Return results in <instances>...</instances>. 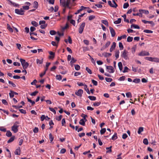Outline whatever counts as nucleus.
<instances>
[{"mask_svg":"<svg viewBox=\"0 0 159 159\" xmlns=\"http://www.w3.org/2000/svg\"><path fill=\"white\" fill-rule=\"evenodd\" d=\"M120 57L125 60L129 59V52L126 50H124L121 52Z\"/></svg>","mask_w":159,"mask_h":159,"instance_id":"f257e3e1","label":"nucleus"},{"mask_svg":"<svg viewBox=\"0 0 159 159\" xmlns=\"http://www.w3.org/2000/svg\"><path fill=\"white\" fill-rule=\"evenodd\" d=\"M60 1L61 5L64 7H68L70 8V5H72L69 2H68L67 0H60Z\"/></svg>","mask_w":159,"mask_h":159,"instance_id":"f03ea898","label":"nucleus"},{"mask_svg":"<svg viewBox=\"0 0 159 159\" xmlns=\"http://www.w3.org/2000/svg\"><path fill=\"white\" fill-rule=\"evenodd\" d=\"M19 123L18 122H15L13 125L11 127V130L14 133H16L18 131V128L19 127Z\"/></svg>","mask_w":159,"mask_h":159,"instance_id":"7ed1b4c3","label":"nucleus"},{"mask_svg":"<svg viewBox=\"0 0 159 159\" xmlns=\"http://www.w3.org/2000/svg\"><path fill=\"white\" fill-rule=\"evenodd\" d=\"M20 60L23 69L25 70L27 69L29 66V63L24 59L20 58Z\"/></svg>","mask_w":159,"mask_h":159,"instance_id":"20e7f679","label":"nucleus"},{"mask_svg":"<svg viewBox=\"0 0 159 159\" xmlns=\"http://www.w3.org/2000/svg\"><path fill=\"white\" fill-rule=\"evenodd\" d=\"M15 12L18 15H23L24 14L25 11L22 8L20 9H15Z\"/></svg>","mask_w":159,"mask_h":159,"instance_id":"39448f33","label":"nucleus"},{"mask_svg":"<svg viewBox=\"0 0 159 159\" xmlns=\"http://www.w3.org/2000/svg\"><path fill=\"white\" fill-rule=\"evenodd\" d=\"M85 23L83 22L80 25L79 28V33L81 34L82 33L84 30V27L85 26Z\"/></svg>","mask_w":159,"mask_h":159,"instance_id":"423d86ee","label":"nucleus"},{"mask_svg":"<svg viewBox=\"0 0 159 159\" xmlns=\"http://www.w3.org/2000/svg\"><path fill=\"white\" fill-rule=\"evenodd\" d=\"M138 55L140 56H149L150 54L149 52L147 51H143L138 54Z\"/></svg>","mask_w":159,"mask_h":159,"instance_id":"0eeeda50","label":"nucleus"},{"mask_svg":"<svg viewBox=\"0 0 159 159\" xmlns=\"http://www.w3.org/2000/svg\"><path fill=\"white\" fill-rule=\"evenodd\" d=\"M87 117L86 115H85L84 116V118L81 119L79 122V124L82 125H84L85 124V122L87 121V120L86 119V117Z\"/></svg>","mask_w":159,"mask_h":159,"instance_id":"6e6552de","label":"nucleus"},{"mask_svg":"<svg viewBox=\"0 0 159 159\" xmlns=\"http://www.w3.org/2000/svg\"><path fill=\"white\" fill-rule=\"evenodd\" d=\"M106 68L108 70V71L111 73L114 72L115 70L113 67L111 66H106Z\"/></svg>","mask_w":159,"mask_h":159,"instance_id":"1a4fd4ad","label":"nucleus"},{"mask_svg":"<svg viewBox=\"0 0 159 159\" xmlns=\"http://www.w3.org/2000/svg\"><path fill=\"white\" fill-rule=\"evenodd\" d=\"M83 93V90L81 89H80L77 91L75 92V94L78 96L81 97L82 96V94Z\"/></svg>","mask_w":159,"mask_h":159,"instance_id":"9d476101","label":"nucleus"},{"mask_svg":"<svg viewBox=\"0 0 159 159\" xmlns=\"http://www.w3.org/2000/svg\"><path fill=\"white\" fill-rule=\"evenodd\" d=\"M109 29L111 34V36L112 37H114L116 34L113 28L111 27H109Z\"/></svg>","mask_w":159,"mask_h":159,"instance_id":"9b49d317","label":"nucleus"},{"mask_svg":"<svg viewBox=\"0 0 159 159\" xmlns=\"http://www.w3.org/2000/svg\"><path fill=\"white\" fill-rule=\"evenodd\" d=\"M139 11L142 15L143 13H144L145 15H148L149 13L148 11L143 9H139Z\"/></svg>","mask_w":159,"mask_h":159,"instance_id":"f8f14e48","label":"nucleus"},{"mask_svg":"<svg viewBox=\"0 0 159 159\" xmlns=\"http://www.w3.org/2000/svg\"><path fill=\"white\" fill-rule=\"evenodd\" d=\"M116 46V43L115 42H113L112 44L110 49V51L111 52L114 50Z\"/></svg>","mask_w":159,"mask_h":159,"instance_id":"ddd939ff","label":"nucleus"},{"mask_svg":"<svg viewBox=\"0 0 159 159\" xmlns=\"http://www.w3.org/2000/svg\"><path fill=\"white\" fill-rule=\"evenodd\" d=\"M49 53L50 55V56H49V58L50 59H53L55 56V53L52 51L49 52Z\"/></svg>","mask_w":159,"mask_h":159,"instance_id":"4468645a","label":"nucleus"},{"mask_svg":"<svg viewBox=\"0 0 159 159\" xmlns=\"http://www.w3.org/2000/svg\"><path fill=\"white\" fill-rule=\"evenodd\" d=\"M43 60L42 58L41 59H36V63L38 65L41 64L43 63Z\"/></svg>","mask_w":159,"mask_h":159,"instance_id":"2eb2a0df","label":"nucleus"},{"mask_svg":"<svg viewBox=\"0 0 159 159\" xmlns=\"http://www.w3.org/2000/svg\"><path fill=\"white\" fill-rule=\"evenodd\" d=\"M110 41H108L107 42L106 44H105V45L104 46V47H103L102 49H101V50H102L103 49H104L105 48H107L110 45Z\"/></svg>","mask_w":159,"mask_h":159,"instance_id":"dca6fc26","label":"nucleus"},{"mask_svg":"<svg viewBox=\"0 0 159 159\" xmlns=\"http://www.w3.org/2000/svg\"><path fill=\"white\" fill-rule=\"evenodd\" d=\"M131 29L134 28L139 29L140 28L137 25L135 24H132L130 26Z\"/></svg>","mask_w":159,"mask_h":159,"instance_id":"f3484780","label":"nucleus"},{"mask_svg":"<svg viewBox=\"0 0 159 159\" xmlns=\"http://www.w3.org/2000/svg\"><path fill=\"white\" fill-rule=\"evenodd\" d=\"M15 139V136H12L7 141V143H10L12 142Z\"/></svg>","mask_w":159,"mask_h":159,"instance_id":"a211bd4d","label":"nucleus"},{"mask_svg":"<svg viewBox=\"0 0 159 159\" xmlns=\"http://www.w3.org/2000/svg\"><path fill=\"white\" fill-rule=\"evenodd\" d=\"M20 148L19 147V148L17 149L15 152V153L16 155H19L20 154Z\"/></svg>","mask_w":159,"mask_h":159,"instance_id":"6ab92c4d","label":"nucleus"},{"mask_svg":"<svg viewBox=\"0 0 159 159\" xmlns=\"http://www.w3.org/2000/svg\"><path fill=\"white\" fill-rule=\"evenodd\" d=\"M6 135L7 137H10L12 136V133L9 130L6 131Z\"/></svg>","mask_w":159,"mask_h":159,"instance_id":"aec40b11","label":"nucleus"},{"mask_svg":"<svg viewBox=\"0 0 159 159\" xmlns=\"http://www.w3.org/2000/svg\"><path fill=\"white\" fill-rule=\"evenodd\" d=\"M84 89L86 91V92H87V93L88 94H90V91H89V89L87 87V85L86 84H85V85H84Z\"/></svg>","mask_w":159,"mask_h":159,"instance_id":"412c9836","label":"nucleus"},{"mask_svg":"<svg viewBox=\"0 0 159 159\" xmlns=\"http://www.w3.org/2000/svg\"><path fill=\"white\" fill-rule=\"evenodd\" d=\"M7 29L11 32H13V29L11 28V27L10 26V25L8 24H7Z\"/></svg>","mask_w":159,"mask_h":159,"instance_id":"4be33fe9","label":"nucleus"},{"mask_svg":"<svg viewBox=\"0 0 159 159\" xmlns=\"http://www.w3.org/2000/svg\"><path fill=\"white\" fill-rule=\"evenodd\" d=\"M108 4L111 7L116 8L117 7H115V5L113 4V3H112L111 1H108Z\"/></svg>","mask_w":159,"mask_h":159,"instance_id":"5701e85b","label":"nucleus"},{"mask_svg":"<svg viewBox=\"0 0 159 159\" xmlns=\"http://www.w3.org/2000/svg\"><path fill=\"white\" fill-rule=\"evenodd\" d=\"M153 57H146L145 59L148 61L153 62Z\"/></svg>","mask_w":159,"mask_h":159,"instance_id":"b1692460","label":"nucleus"},{"mask_svg":"<svg viewBox=\"0 0 159 159\" xmlns=\"http://www.w3.org/2000/svg\"><path fill=\"white\" fill-rule=\"evenodd\" d=\"M117 138V134L116 133H115L111 137V139L113 140H115Z\"/></svg>","mask_w":159,"mask_h":159,"instance_id":"393cba45","label":"nucleus"},{"mask_svg":"<svg viewBox=\"0 0 159 159\" xmlns=\"http://www.w3.org/2000/svg\"><path fill=\"white\" fill-rule=\"evenodd\" d=\"M118 66L120 71L122 70V64L121 62H120L118 63Z\"/></svg>","mask_w":159,"mask_h":159,"instance_id":"a878e982","label":"nucleus"},{"mask_svg":"<svg viewBox=\"0 0 159 159\" xmlns=\"http://www.w3.org/2000/svg\"><path fill=\"white\" fill-rule=\"evenodd\" d=\"M10 3L13 6L16 7H18L19 6V5L18 4H16V3L12 2L11 1H10Z\"/></svg>","mask_w":159,"mask_h":159,"instance_id":"bb28decb","label":"nucleus"},{"mask_svg":"<svg viewBox=\"0 0 159 159\" xmlns=\"http://www.w3.org/2000/svg\"><path fill=\"white\" fill-rule=\"evenodd\" d=\"M121 22V19L119 18L117 20H115L114 21V23L115 24H120Z\"/></svg>","mask_w":159,"mask_h":159,"instance_id":"cd10ccee","label":"nucleus"},{"mask_svg":"<svg viewBox=\"0 0 159 159\" xmlns=\"http://www.w3.org/2000/svg\"><path fill=\"white\" fill-rule=\"evenodd\" d=\"M103 55L105 57H107L111 56V54L107 52H105L103 54Z\"/></svg>","mask_w":159,"mask_h":159,"instance_id":"c85d7f7f","label":"nucleus"},{"mask_svg":"<svg viewBox=\"0 0 159 159\" xmlns=\"http://www.w3.org/2000/svg\"><path fill=\"white\" fill-rule=\"evenodd\" d=\"M119 50L116 51L115 52V57L116 58V59H118L119 57Z\"/></svg>","mask_w":159,"mask_h":159,"instance_id":"c756f323","label":"nucleus"},{"mask_svg":"<svg viewBox=\"0 0 159 159\" xmlns=\"http://www.w3.org/2000/svg\"><path fill=\"white\" fill-rule=\"evenodd\" d=\"M38 4L37 1H34V2L33 7L34 8H37L38 7Z\"/></svg>","mask_w":159,"mask_h":159,"instance_id":"7c9ffc66","label":"nucleus"},{"mask_svg":"<svg viewBox=\"0 0 159 159\" xmlns=\"http://www.w3.org/2000/svg\"><path fill=\"white\" fill-rule=\"evenodd\" d=\"M130 70L129 69L127 66H125L124 70L122 71L123 73L128 72L129 71H130Z\"/></svg>","mask_w":159,"mask_h":159,"instance_id":"2f4dec72","label":"nucleus"},{"mask_svg":"<svg viewBox=\"0 0 159 159\" xmlns=\"http://www.w3.org/2000/svg\"><path fill=\"white\" fill-rule=\"evenodd\" d=\"M102 22L107 26H108V21L106 20H102Z\"/></svg>","mask_w":159,"mask_h":159,"instance_id":"473e14b6","label":"nucleus"},{"mask_svg":"<svg viewBox=\"0 0 159 159\" xmlns=\"http://www.w3.org/2000/svg\"><path fill=\"white\" fill-rule=\"evenodd\" d=\"M143 128L142 127H139V129L138 130V134H140L141 133L143 132Z\"/></svg>","mask_w":159,"mask_h":159,"instance_id":"72a5a7b5","label":"nucleus"},{"mask_svg":"<svg viewBox=\"0 0 159 159\" xmlns=\"http://www.w3.org/2000/svg\"><path fill=\"white\" fill-rule=\"evenodd\" d=\"M140 82V80L139 79H135L133 81V82L135 83L138 84Z\"/></svg>","mask_w":159,"mask_h":159,"instance_id":"f704fd0d","label":"nucleus"},{"mask_svg":"<svg viewBox=\"0 0 159 159\" xmlns=\"http://www.w3.org/2000/svg\"><path fill=\"white\" fill-rule=\"evenodd\" d=\"M88 98L91 100L95 101L96 100V98L93 96H89Z\"/></svg>","mask_w":159,"mask_h":159,"instance_id":"c9c22d12","label":"nucleus"},{"mask_svg":"<svg viewBox=\"0 0 159 159\" xmlns=\"http://www.w3.org/2000/svg\"><path fill=\"white\" fill-rule=\"evenodd\" d=\"M31 24L33 25L35 27L37 26L38 25V23L35 21H32L31 22Z\"/></svg>","mask_w":159,"mask_h":159,"instance_id":"e433bc0d","label":"nucleus"},{"mask_svg":"<svg viewBox=\"0 0 159 159\" xmlns=\"http://www.w3.org/2000/svg\"><path fill=\"white\" fill-rule=\"evenodd\" d=\"M153 62L159 63V58L157 57H153Z\"/></svg>","mask_w":159,"mask_h":159,"instance_id":"4c0bfd02","label":"nucleus"},{"mask_svg":"<svg viewBox=\"0 0 159 159\" xmlns=\"http://www.w3.org/2000/svg\"><path fill=\"white\" fill-rule=\"evenodd\" d=\"M126 95L127 98H131L132 97V94L131 93L128 92L126 93Z\"/></svg>","mask_w":159,"mask_h":159,"instance_id":"58836bf2","label":"nucleus"},{"mask_svg":"<svg viewBox=\"0 0 159 159\" xmlns=\"http://www.w3.org/2000/svg\"><path fill=\"white\" fill-rule=\"evenodd\" d=\"M101 104L100 102H96L93 104L94 106L95 107H97L99 106Z\"/></svg>","mask_w":159,"mask_h":159,"instance_id":"ea45409f","label":"nucleus"},{"mask_svg":"<svg viewBox=\"0 0 159 159\" xmlns=\"http://www.w3.org/2000/svg\"><path fill=\"white\" fill-rule=\"evenodd\" d=\"M56 79L58 80H60L62 79V77L60 75H57L56 76Z\"/></svg>","mask_w":159,"mask_h":159,"instance_id":"a19ab883","label":"nucleus"},{"mask_svg":"<svg viewBox=\"0 0 159 159\" xmlns=\"http://www.w3.org/2000/svg\"><path fill=\"white\" fill-rule=\"evenodd\" d=\"M62 125L64 126H66V121L65 119L63 118L62 119L61 121Z\"/></svg>","mask_w":159,"mask_h":159,"instance_id":"79ce46f5","label":"nucleus"},{"mask_svg":"<svg viewBox=\"0 0 159 159\" xmlns=\"http://www.w3.org/2000/svg\"><path fill=\"white\" fill-rule=\"evenodd\" d=\"M143 32L147 33H153L152 31L148 30H144Z\"/></svg>","mask_w":159,"mask_h":159,"instance_id":"37998d69","label":"nucleus"},{"mask_svg":"<svg viewBox=\"0 0 159 159\" xmlns=\"http://www.w3.org/2000/svg\"><path fill=\"white\" fill-rule=\"evenodd\" d=\"M75 69L77 70H78L80 69V66L78 65H75Z\"/></svg>","mask_w":159,"mask_h":159,"instance_id":"c03bdc74","label":"nucleus"},{"mask_svg":"<svg viewBox=\"0 0 159 159\" xmlns=\"http://www.w3.org/2000/svg\"><path fill=\"white\" fill-rule=\"evenodd\" d=\"M76 61V60L74 58L72 57L71 61H70V63L71 65H72Z\"/></svg>","mask_w":159,"mask_h":159,"instance_id":"a18cd8bd","label":"nucleus"},{"mask_svg":"<svg viewBox=\"0 0 159 159\" xmlns=\"http://www.w3.org/2000/svg\"><path fill=\"white\" fill-rule=\"evenodd\" d=\"M86 70L90 74H92V72L91 70L90 69H89L88 67H86Z\"/></svg>","mask_w":159,"mask_h":159,"instance_id":"49530a36","label":"nucleus"},{"mask_svg":"<svg viewBox=\"0 0 159 159\" xmlns=\"http://www.w3.org/2000/svg\"><path fill=\"white\" fill-rule=\"evenodd\" d=\"M106 131V128H102L100 132L101 134H102L105 132Z\"/></svg>","mask_w":159,"mask_h":159,"instance_id":"de8ad7c7","label":"nucleus"},{"mask_svg":"<svg viewBox=\"0 0 159 159\" xmlns=\"http://www.w3.org/2000/svg\"><path fill=\"white\" fill-rule=\"evenodd\" d=\"M119 47L120 50H122L123 49L124 47L122 43L121 42H120L119 43Z\"/></svg>","mask_w":159,"mask_h":159,"instance_id":"09e8293b","label":"nucleus"},{"mask_svg":"<svg viewBox=\"0 0 159 159\" xmlns=\"http://www.w3.org/2000/svg\"><path fill=\"white\" fill-rule=\"evenodd\" d=\"M28 101L31 103L32 105H33L35 103L34 101H33L28 98H27Z\"/></svg>","mask_w":159,"mask_h":159,"instance_id":"8fccbe9b","label":"nucleus"},{"mask_svg":"<svg viewBox=\"0 0 159 159\" xmlns=\"http://www.w3.org/2000/svg\"><path fill=\"white\" fill-rule=\"evenodd\" d=\"M143 143L145 145H148V140L147 139H144L143 140Z\"/></svg>","mask_w":159,"mask_h":159,"instance_id":"3c124183","label":"nucleus"},{"mask_svg":"<svg viewBox=\"0 0 159 159\" xmlns=\"http://www.w3.org/2000/svg\"><path fill=\"white\" fill-rule=\"evenodd\" d=\"M133 37L128 36L127 39V41L128 42H131L133 40Z\"/></svg>","mask_w":159,"mask_h":159,"instance_id":"603ef678","label":"nucleus"},{"mask_svg":"<svg viewBox=\"0 0 159 159\" xmlns=\"http://www.w3.org/2000/svg\"><path fill=\"white\" fill-rule=\"evenodd\" d=\"M125 76H123L121 77H120L118 79V80L120 81H124L125 80Z\"/></svg>","mask_w":159,"mask_h":159,"instance_id":"864d4df0","label":"nucleus"},{"mask_svg":"<svg viewBox=\"0 0 159 159\" xmlns=\"http://www.w3.org/2000/svg\"><path fill=\"white\" fill-rule=\"evenodd\" d=\"M105 80L107 82H110L112 80V79L110 78H106Z\"/></svg>","mask_w":159,"mask_h":159,"instance_id":"5fc2aeb1","label":"nucleus"},{"mask_svg":"<svg viewBox=\"0 0 159 159\" xmlns=\"http://www.w3.org/2000/svg\"><path fill=\"white\" fill-rule=\"evenodd\" d=\"M111 146L109 147H107L106 148V149L108 150V151H107V153H109V152H111Z\"/></svg>","mask_w":159,"mask_h":159,"instance_id":"6e6d98bb","label":"nucleus"},{"mask_svg":"<svg viewBox=\"0 0 159 159\" xmlns=\"http://www.w3.org/2000/svg\"><path fill=\"white\" fill-rule=\"evenodd\" d=\"M22 8H23L22 9H23V10H29V6H23L22 7Z\"/></svg>","mask_w":159,"mask_h":159,"instance_id":"4d7b16f0","label":"nucleus"},{"mask_svg":"<svg viewBox=\"0 0 159 159\" xmlns=\"http://www.w3.org/2000/svg\"><path fill=\"white\" fill-rule=\"evenodd\" d=\"M95 16L93 15L90 16L89 17V20H91L95 18Z\"/></svg>","mask_w":159,"mask_h":159,"instance_id":"13d9d810","label":"nucleus"},{"mask_svg":"<svg viewBox=\"0 0 159 159\" xmlns=\"http://www.w3.org/2000/svg\"><path fill=\"white\" fill-rule=\"evenodd\" d=\"M136 48L135 47H133L131 48V52L134 54L135 53L136 51Z\"/></svg>","mask_w":159,"mask_h":159,"instance_id":"bf43d9fd","label":"nucleus"},{"mask_svg":"<svg viewBox=\"0 0 159 159\" xmlns=\"http://www.w3.org/2000/svg\"><path fill=\"white\" fill-rule=\"evenodd\" d=\"M129 6V4L128 3H125L124 4L123 8L125 9L127 8Z\"/></svg>","mask_w":159,"mask_h":159,"instance_id":"052dcab7","label":"nucleus"},{"mask_svg":"<svg viewBox=\"0 0 159 159\" xmlns=\"http://www.w3.org/2000/svg\"><path fill=\"white\" fill-rule=\"evenodd\" d=\"M10 97V98H12L14 96V94L13 93V91L11 90L10 91V93H9Z\"/></svg>","mask_w":159,"mask_h":159,"instance_id":"680f3d73","label":"nucleus"},{"mask_svg":"<svg viewBox=\"0 0 159 159\" xmlns=\"http://www.w3.org/2000/svg\"><path fill=\"white\" fill-rule=\"evenodd\" d=\"M92 83H93V85L95 86H97L98 85V82L93 80H92Z\"/></svg>","mask_w":159,"mask_h":159,"instance_id":"e2e57ef3","label":"nucleus"},{"mask_svg":"<svg viewBox=\"0 0 159 159\" xmlns=\"http://www.w3.org/2000/svg\"><path fill=\"white\" fill-rule=\"evenodd\" d=\"M0 130L2 131L5 132L6 131V129L3 127H0Z\"/></svg>","mask_w":159,"mask_h":159,"instance_id":"0e129e2a","label":"nucleus"},{"mask_svg":"<svg viewBox=\"0 0 159 159\" xmlns=\"http://www.w3.org/2000/svg\"><path fill=\"white\" fill-rule=\"evenodd\" d=\"M49 136L50 141L51 142L52 141L53 139V137L52 134L51 133L49 135Z\"/></svg>","mask_w":159,"mask_h":159,"instance_id":"69168bd1","label":"nucleus"},{"mask_svg":"<svg viewBox=\"0 0 159 159\" xmlns=\"http://www.w3.org/2000/svg\"><path fill=\"white\" fill-rule=\"evenodd\" d=\"M133 16H140V17H142L143 16V15L141 14V13L140 12V13H137L136 14L134 13L133 14Z\"/></svg>","mask_w":159,"mask_h":159,"instance_id":"338daca9","label":"nucleus"},{"mask_svg":"<svg viewBox=\"0 0 159 159\" xmlns=\"http://www.w3.org/2000/svg\"><path fill=\"white\" fill-rule=\"evenodd\" d=\"M8 83L9 84L11 85L12 86H13V87H16V84H14L11 81H8Z\"/></svg>","mask_w":159,"mask_h":159,"instance_id":"774afa93","label":"nucleus"}]
</instances>
